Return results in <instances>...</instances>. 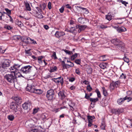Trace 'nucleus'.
Segmentation results:
<instances>
[{
	"instance_id": "f257e3e1",
	"label": "nucleus",
	"mask_w": 132,
	"mask_h": 132,
	"mask_svg": "<svg viewBox=\"0 0 132 132\" xmlns=\"http://www.w3.org/2000/svg\"><path fill=\"white\" fill-rule=\"evenodd\" d=\"M22 65V64H14L9 69L10 70L9 72L11 73V74H9V82H14L16 78L15 73L20 71V68Z\"/></svg>"
},
{
	"instance_id": "f03ea898",
	"label": "nucleus",
	"mask_w": 132,
	"mask_h": 132,
	"mask_svg": "<svg viewBox=\"0 0 132 132\" xmlns=\"http://www.w3.org/2000/svg\"><path fill=\"white\" fill-rule=\"evenodd\" d=\"M46 96L48 101L52 102L53 101L55 98L54 90L51 89L48 90L47 91Z\"/></svg>"
},
{
	"instance_id": "7ed1b4c3",
	"label": "nucleus",
	"mask_w": 132,
	"mask_h": 132,
	"mask_svg": "<svg viewBox=\"0 0 132 132\" xmlns=\"http://www.w3.org/2000/svg\"><path fill=\"white\" fill-rule=\"evenodd\" d=\"M27 91H28L31 93H35L38 94H41L43 93V91L40 89H36L34 87L31 85H27L26 87Z\"/></svg>"
},
{
	"instance_id": "20e7f679",
	"label": "nucleus",
	"mask_w": 132,
	"mask_h": 132,
	"mask_svg": "<svg viewBox=\"0 0 132 132\" xmlns=\"http://www.w3.org/2000/svg\"><path fill=\"white\" fill-rule=\"evenodd\" d=\"M17 105H18L14 101H12L10 104V109L13 111L14 112V114H19V113L17 112L18 110V109H21L20 108H19L18 109Z\"/></svg>"
},
{
	"instance_id": "39448f33",
	"label": "nucleus",
	"mask_w": 132,
	"mask_h": 132,
	"mask_svg": "<svg viewBox=\"0 0 132 132\" xmlns=\"http://www.w3.org/2000/svg\"><path fill=\"white\" fill-rule=\"evenodd\" d=\"M117 46V47L122 52L125 53H127L126 48L125 47V44L121 40Z\"/></svg>"
},
{
	"instance_id": "423d86ee",
	"label": "nucleus",
	"mask_w": 132,
	"mask_h": 132,
	"mask_svg": "<svg viewBox=\"0 0 132 132\" xmlns=\"http://www.w3.org/2000/svg\"><path fill=\"white\" fill-rule=\"evenodd\" d=\"M32 67V66L29 65L23 67L20 69V71L23 73H29L31 70V68Z\"/></svg>"
},
{
	"instance_id": "0eeeda50",
	"label": "nucleus",
	"mask_w": 132,
	"mask_h": 132,
	"mask_svg": "<svg viewBox=\"0 0 132 132\" xmlns=\"http://www.w3.org/2000/svg\"><path fill=\"white\" fill-rule=\"evenodd\" d=\"M75 7L78 11L80 12V13L81 12L85 14H87L89 13V10L86 8L78 6H75Z\"/></svg>"
},
{
	"instance_id": "6e6552de",
	"label": "nucleus",
	"mask_w": 132,
	"mask_h": 132,
	"mask_svg": "<svg viewBox=\"0 0 132 132\" xmlns=\"http://www.w3.org/2000/svg\"><path fill=\"white\" fill-rule=\"evenodd\" d=\"M8 67V60L5 59L4 62L2 64H0V70H3V69H7Z\"/></svg>"
},
{
	"instance_id": "1a4fd4ad",
	"label": "nucleus",
	"mask_w": 132,
	"mask_h": 132,
	"mask_svg": "<svg viewBox=\"0 0 132 132\" xmlns=\"http://www.w3.org/2000/svg\"><path fill=\"white\" fill-rule=\"evenodd\" d=\"M12 98L14 100V102H15V103L18 105L22 103V100L20 97L18 96L12 97Z\"/></svg>"
},
{
	"instance_id": "9d476101",
	"label": "nucleus",
	"mask_w": 132,
	"mask_h": 132,
	"mask_svg": "<svg viewBox=\"0 0 132 132\" xmlns=\"http://www.w3.org/2000/svg\"><path fill=\"white\" fill-rule=\"evenodd\" d=\"M76 29H78V31L79 33L80 32L84 30L86 28V25H76Z\"/></svg>"
},
{
	"instance_id": "9b49d317",
	"label": "nucleus",
	"mask_w": 132,
	"mask_h": 132,
	"mask_svg": "<svg viewBox=\"0 0 132 132\" xmlns=\"http://www.w3.org/2000/svg\"><path fill=\"white\" fill-rule=\"evenodd\" d=\"M58 94L59 98L61 100H63L66 97V96L65 95L64 91L63 90L60 91Z\"/></svg>"
},
{
	"instance_id": "f8f14e48",
	"label": "nucleus",
	"mask_w": 132,
	"mask_h": 132,
	"mask_svg": "<svg viewBox=\"0 0 132 132\" xmlns=\"http://www.w3.org/2000/svg\"><path fill=\"white\" fill-rule=\"evenodd\" d=\"M2 19L5 21L8 20L7 13H6V12H3V13H2L0 12V20H2Z\"/></svg>"
},
{
	"instance_id": "ddd939ff",
	"label": "nucleus",
	"mask_w": 132,
	"mask_h": 132,
	"mask_svg": "<svg viewBox=\"0 0 132 132\" xmlns=\"http://www.w3.org/2000/svg\"><path fill=\"white\" fill-rule=\"evenodd\" d=\"M22 107L24 110H29L30 109L31 106V103H25L22 105Z\"/></svg>"
},
{
	"instance_id": "4468645a",
	"label": "nucleus",
	"mask_w": 132,
	"mask_h": 132,
	"mask_svg": "<svg viewBox=\"0 0 132 132\" xmlns=\"http://www.w3.org/2000/svg\"><path fill=\"white\" fill-rule=\"evenodd\" d=\"M65 35V33L63 31H56L55 34V36L58 38H59Z\"/></svg>"
},
{
	"instance_id": "2eb2a0df",
	"label": "nucleus",
	"mask_w": 132,
	"mask_h": 132,
	"mask_svg": "<svg viewBox=\"0 0 132 132\" xmlns=\"http://www.w3.org/2000/svg\"><path fill=\"white\" fill-rule=\"evenodd\" d=\"M78 20L79 22L81 24H85L87 21V19L86 18L80 17L78 18Z\"/></svg>"
},
{
	"instance_id": "dca6fc26",
	"label": "nucleus",
	"mask_w": 132,
	"mask_h": 132,
	"mask_svg": "<svg viewBox=\"0 0 132 132\" xmlns=\"http://www.w3.org/2000/svg\"><path fill=\"white\" fill-rule=\"evenodd\" d=\"M69 106H70V109L72 111L74 110L73 107L75 106V103L73 102L72 100H69V102L68 103Z\"/></svg>"
},
{
	"instance_id": "f3484780",
	"label": "nucleus",
	"mask_w": 132,
	"mask_h": 132,
	"mask_svg": "<svg viewBox=\"0 0 132 132\" xmlns=\"http://www.w3.org/2000/svg\"><path fill=\"white\" fill-rule=\"evenodd\" d=\"M124 111V109L122 108L114 109V113L115 114H119Z\"/></svg>"
},
{
	"instance_id": "a211bd4d",
	"label": "nucleus",
	"mask_w": 132,
	"mask_h": 132,
	"mask_svg": "<svg viewBox=\"0 0 132 132\" xmlns=\"http://www.w3.org/2000/svg\"><path fill=\"white\" fill-rule=\"evenodd\" d=\"M120 40L117 38L113 39L111 40V43L117 46L118 44L120 42Z\"/></svg>"
},
{
	"instance_id": "6ab92c4d",
	"label": "nucleus",
	"mask_w": 132,
	"mask_h": 132,
	"mask_svg": "<svg viewBox=\"0 0 132 132\" xmlns=\"http://www.w3.org/2000/svg\"><path fill=\"white\" fill-rule=\"evenodd\" d=\"M42 127L39 126H38L37 128L34 129L30 130L29 132H40L42 131Z\"/></svg>"
},
{
	"instance_id": "aec40b11",
	"label": "nucleus",
	"mask_w": 132,
	"mask_h": 132,
	"mask_svg": "<svg viewBox=\"0 0 132 132\" xmlns=\"http://www.w3.org/2000/svg\"><path fill=\"white\" fill-rule=\"evenodd\" d=\"M99 100V99L98 98H90V101L91 102V104H92V103H93V106L95 105V103L97 102Z\"/></svg>"
},
{
	"instance_id": "412c9836",
	"label": "nucleus",
	"mask_w": 132,
	"mask_h": 132,
	"mask_svg": "<svg viewBox=\"0 0 132 132\" xmlns=\"http://www.w3.org/2000/svg\"><path fill=\"white\" fill-rule=\"evenodd\" d=\"M120 84V81H117L115 82H114L113 81L111 83L112 86L114 88L117 87Z\"/></svg>"
},
{
	"instance_id": "4be33fe9",
	"label": "nucleus",
	"mask_w": 132,
	"mask_h": 132,
	"mask_svg": "<svg viewBox=\"0 0 132 132\" xmlns=\"http://www.w3.org/2000/svg\"><path fill=\"white\" fill-rule=\"evenodd\" d=\"M117 31L119 33H121L122 32H125L127 30V29L125 27L122 26L121 27H119Z\"/></svg>"
},
{
	"instance_id": "5701e85b",
	"label": "nucleus",
	"mask_w": 132,
	"mask_h": 132,
	"mask_svg": "<svg viewBox=\"0 0 132 132\" xmlns=\"http://www.w3.org/2000/svg\"><path fill=\"white\" fill-rule=\"evenodd\" d=\"M125 98H120L118 99L117 101V103L119 105L122 104L124 102Z\"/></svg>"
},
{
	"instance_id": "b1692460",
	"label": "nucleus",
	"mask_w": 132,
	"mask_h": 132,
	"mask_svg": "<svg viewBox=\"0 0 132 132\" xmlns=\"http://www.w3.org/2000/svg\"><path fill=\"white\" fill-rule=\"evenodd\" d=\"M39 117L38 118L39 120H43V121H45L46 119V116L44 114H42L39 115Z\"/></svg>"
},
{
	"instance_id": "393cba45",
	"label": "nucleus",
	"mask_w": 132,
	"mask_h": 132,
	"mask_svg": "<svg viewBox=\"0 0 132 132\" xmlns=\"http://www.w3.org/2000/svg\"><path fill=\"white\" fill-rule=\"evenodd\" d=\"M24 3L25 5L26 10L28 11H31V9L29 4L28 2H26L25 1L24 2Z\"/></svg>"
},
{
	"instance_id": "a878e982",
	"label": "nucleus",
	"mask_w": 132,
	"mask_h": 132,
	"mask_svg": "<svg viewBox=\"0 0 132 132\" xmlns=\"http://www.w3.org/2000/svg\"><path fill=\"white\" fill-rule=\"evenodd\" d=\"M102 90L103 94L105 96H107L108 95V93L107 90L105 89L104 87H102Z\"/></svg>"
},
{
	"instance_id": "bb28decb",
	"label": "nucleus",
	"mask_w": 132,
	"mask_h": 132,
	"mask_svg": "<svg viewBox=\"0 0 132 132\" xmlns=\"http://www.w3.org/2000/svg\"><path fill=\"white\" fill-rule=\"evenodd\" d=\"M107 63H102L100 64V67L102 69H104L106 68L107 65Z\"/></svg>"
},
{
	"instance_id": "cd10ccee",
	"label": "nucleus",
	"mask_w": 132,
	"mask_h": 132,
	"mask_svg": "<svg viewBox=\"0 0 132 132\" xmlns=\"http://www.w3.org/2000/svg\"><path fill=\"white\" fill-rule=\"evenodd\" d=\"M21 40L22 42H23V43H24V45H27L28 44V41L26 40L25 37V36H24L21 37Z\"/></svg>"
},
{
	"instance_id": "c85d7f7f",
	"label": "nucleus",
	"mask_w": 132,
	"mask_h": 132,
	"mask_svg": "<svg viewBox=\"0 0 132 132\" xmlns=\"http://www.w3.org/2000/svg\"><path fill=\"white\" fill-rule=\"evenodd\" d=\"M77 29H76V27L75 28L74 27H71L70 28L69 30H68L67 31L68 32L73 33L75 30L77 31Z\"/></svg>"
},
{
	"instance_id": "c756f323",
	"label": "nucleus",
	"mask_w": 132,
	"mask_h": 132,
	"mask_svg": "<svg viewBox=\"0 0 132 132\" xmlns=\"http://www.w3.org/2000/svg\"><path fill=\"white\" fill-rule=\"evenodd\" d=\"M15 23L16 24L18 25V26L21 27L23 25V23L21 21H19L18 19H16L15 21Z\"/></svg>"
},
{
	"instance_id": "7c9ffc66",
	"label": "nucleus",
	"mask_w": 132,
	"mask_h": 132,
	"mask_svg": "<svg viewBox=\"0 0 132 132\" xmlns=\"http://www.w3.org/2000/svg\"><path fill=\"white\" fill-rule=\"evenodd\" d=\"M95 92L96 93L97 95V97L99 99H101V95L100 92L98 89H96L95 91Z\"/></svg>"
},
{
	"instance_id": "2f4dec72",
	"label": "nucleus",
	"mask_w": 132,
	"mask_h": 132,
	"mask_svg": "<svg viewBox=\"0 0 132 132\" xmlns=\"http://www.w3.org/2000/svg\"><path fill=\"white\" fill-rule=\"evenodd\" d=\"M78 54L77 53H75L74 54H73L70 57L71 60H74L77 56Z\"/></svg>"
},
{
	"instance_id": "473e14b6",
	"label": "nucleus",
	"mask_w": 132,
	"mask_h": 132,
	"mask_svg": "<svg viewBox=\"0 0 132 132\" xmlns=\"http://www.w3.org/2000/svg\"><path fill=\"white\" fill-rule=\"evenodd\" d=\"M21 37L20 35H15L13 36V38L14 40H19V39L21 40Z\"/></svg>"
},
{
	"instance_id": "72a5a7b5",
	"label": "nucleus",
	"mask_w": 132,
	"mask_h": 132,
	"mask_svg": "<svg viewBox=\"0 0 132 132\" xmlns=\"http://www.w3.org/2000/svg\"><path fill=\"white\" fill-rule=\"evenodd\" d=\"M17 73H15V76L16 77L15 80H16V78L18 77H22L24 78V76L20 73L19 71Z\"/></svg>"
},
{
	"instance_id": "f704fd0d",
	"label": "nucleus",
	"mask_w": 132,
	"mask_h": 132,
	"mask_svg": "<svg viewBox=\"0 0 132 132\" xmlns=\"http://www.w3.org/2000/svg\"><path fill=\"white\" fill-rule=\"evenodd\" d=\"M87 119L88 121H93V120L95 118V117L94 116H90L88 115L87 116Z\"/></svg>"
},
{
	"instance_id": "c9c22d12",
	"label": "nucleus",
	"mask_w": 132,
	"mask_h": 132,
	"mask_svg": "<svg viewBox=\"0 0 132 132\" xmlns=\"http://www.w3.org/2000/svg\"><path fill=\"white\" fill-rule=\"evenodd\" d=\"M123 59L125 62H127V63H129V60L128 58L127 57L125 54H124V57Z\"/></svg>"
},
{
	"instance_id": "e433bc0d",
	"label": "nucleus",
	"mask_w": 132,
	"mask_h": 132,
	"mask_svg": "<svg viewBox=\"0 0 132 132\" xmlns=\"http://www.w3.org/2000/svg\"><path fill=\"white\" fill-rule=\"evenodd\" d=\"M124 98H125V99L124 100L125 101L126 100H127V102H129L130 101L132 100V97H130L126 96L125 97H123Z\"/></svg>"
},
{
	"instance_id": "4c0bfd02",
	"label": "nucleus",
	"mask_w": 132,
	"mask_h": 132,
	"mask_svg": "<svg viewBox=\"0 0 132 132\" xmlns=\"http://www.w3.org/2000/svg\"><path fill=\"white\" fill-rule=\"evenodd\" d=\"M63 50L66 54H67L69 55L72 54H73L72 51H70L68 50L65 49L64 50Z\"/></svg>"
},
{
	"instance_id": "58836bf2",
	"label": "nucleus",
	"mask_w": 132,
	"mask_h": 132,
	"mask_svg": "<svg viewBox=\"0 0 132 132\" xmlns=\"http://www.w3.org/2000/svg\"><path fill=\"white\" fill-rule=\"evenodd\" d=\"M100 59L102 61H105L106 60V59L105 57V55L101 56L100 57Z\"/></svg>"
},
{
	"instance_id": "ea45409f",
	"label": "nucleus",
	"mask_w": 132,
	"mask_h": 132,
	"mask_svg": "<svg viewBox=\"0 0 132 132\" xmlns=\"http://www.w3.org/2000/svg\"><path fill=\"white\" fill-rule=\"evenodd\" d=\"M30 49L27 50H25V51L26 54H28V55L31 56L32 55V53L30 51Z\"/></svg>"
},
{
	"instance_id": "a19ab883",
	"label": "nucleus",
	"mask_w": 132,
	"mask_h": 132,
	"mask_svg": "<svg viewBox=\"0 0 132 132\" xmlns=\"http://www.w3.org/2000/svg\"><path fill=\"white\" fill-rule=\"evenodd\" d=\"M74 62L78 65H80L81 63V59H77L75 60Z\"/></svg>"
},
{
	"instance_id": "79ce46f5",
	"label": "nucleus",
	"mask_w": 132,
	"mask_h": 132,
	"mask_svg": "<svg viewBox=\"0 0 132 132\" xmlns=\"http://www.w3.org/2000/svg\"><path fill=\"white\" fill-rule=\"evenodd\" d=\"M105 125L104 122H102L101 125L100 126L101 129H102L105 130Z\"/></svg>"
},
{
	"instance_id": "37998d69",
	"label": "nucleus",
	"mask_w": 132,
	"mask_h": 132,
	"mask_svg": "<svg viewBox=\"0 0 132 132\" xmlns=\"http://www.w3.org/2000/svg\"><path fill=\"white\" fill-rule=\"evenodd\" d=\"M86 88L88 92H90L92 91V88L89 84L87 86Z\"/></svg>"
},
{
	"instance_id": "c03bdc74",
	"label": "nucleus",
	"mask_w": 132,
	"mask_h": 132,
	"mask_svg": "<svg viewBox=\"0 0 132 132\" xmlns=\"http://www.w3.org/2000/svg\"><path fill=\"white\" fill-rule=\"evenodd\" d=\"M64 99H65V100H63V101L62 103V104L63 105L65 104L66 103L67 101H69V100H70L68 98H67V97H66L65 98H64Z\"/></svg>"
},
{
	"instance_id": "a18cd8bd",
	"label": "nucleus",
	"mask_w": 132,
	"mask_h": 132,
	"mask_svg": "<svg viewBox=\"0 0 132 132\" xmlns=\"http://www.w3.org/2000/svg\"><path fill=\"white\" fill-rule=\"evenodd\" d=\"M25 37L26 39V40L28 41V44H31V39L29 37H28L25 36Z\"/></svg>"
},
{
	"instance_id": "49530a36",
	"label": "nucleus",
	"mask_w": 132,
	"mask_h": 132,
	"mask_svg": "<svg viewBox=\"0 0 132 132\" xmlns=\"http://www.w3.org/2000/svg\"><path fill=\"white\" fill-rule=\"evenodd\" d=\"M53 54L51 56V57H54V59H57V57L56 55V52H55L53 51L52 52Z\"/></svg>"
},
{
	"instance_id": "de8ad7c7",
	"label": "nucleus",
	"mask_w": 132,
	"mask_h": 132,
	"mask_svg": "<svg viewBox=\"0 0 132 132\" xmlns=\"http://www.w3.org/2000/svg\"><path fill=\"white\" fill-rule=\"evenodd\" d=\"M57 70V67L56 66H55L53 67L52 69H51L50 71V72H52L55 71H56Z\"/></svg>"
},
{
	"instance_id": "09e8293b",
	"label": "nucleus",
	"mask_w": 132,
	"mask_h": 132,
	"mask_svg": "<svg viewBox=\"0 0 132 132\" xmlns=\"http://www.w3.org/2000/svg\"><path fill=\"white\" fill-rule=\"evenodd\" d=\"M39 110V108L37 109L35 108L33 109L32 114H35L37 113L38 111Z\"/></svg>"
},
{
	"instance_id": "8fccbe9b",
	"label": "nucleus",
	"mask_w": 132,
	"mask_h": 132,
	"mask_svg": "<svg viewBox=\"0 0 132 132\" xmlns=\"http://www.w3.org/2000/svg\"><path fill=\"white\" fill-rule=\"evenodd\" d=\"M126 75L123 73H122L121 75H120V78L121 79H125L126 78Z\"/></svg>"
},
{
	"instance_id": "3c124183",
	"label": "nucleus",
	"mask_w": 132,
	"mask_h": 132,
	"mask_svg": "<svg viewBox=\"0 0 132 132\" xmlns=\"http://www.w3.org/2000/svg\"><path fill=\"white\" fill-rule=\"evenodd\" d=\"M80 71V70L79 68L76 69L75 72L76 73L79 75L81 74Z\"/></svg>"
},
{
	"instance_id": "603ef678",
	"label": "nucleus",
	"mask_w": 132,
	"mask_h": 132,
	"mask_svg": "<svg viewBox=\"0 0 132 132\" xmlns=\"http://www.w3.org/2000/svg\"><path fill=\"white\" fill-rule=\"evenodd\" d=\"M14 119V116L13 115H9V120L12 121Z\"/></svg>"
},
{
	"instance_id": "864d4df0",
	"label": "nucleus",
	"mask_w": 132,
	"mask_h": 132,
	"mask_svg": "<svg viewBox=\"0 0 132 132\" xmlns=\"http://www.w3.org/2000/svg\"><path fill=\"white\" fill-rule=\"evenodd\" d=\"M4 48L1 46H0V53H3L5 51L6 49L4 50Z\"/></svg>"
},
{
	"instance_id": "5fc2aeb1",
	"label": "nucleus",
	"mask_w": 132,
	"mask_h": 132,
	"mask_svg": "<svg viewBox=\"0 0 132 132\" xmlns=\"http://www.w3.org/2000/svg\"><path fill=\"white\" fill-rule=\"evenodd\" d=\"M127 96H130L132 94V91L128 90L126 92Z\"/></svg>"
},
{
	"instance_id": "6e6d98bb",
	"label": "nucleus",
	"mask_w": 132,
	"mask_h": 132,
	"mask_svg": "<svg viewBox=\"0 0 132 132\" xmlns=\"http://www.w3.org/2000/svg\"><path fill=\"white\" fill-rule=\"evenodd\" d=\"M84 98L87 100H90V98H91L90 97L89 95H88L86 93H85V96Z\"/></svg>"
},
{
	"instance_id": "4d7b16f0",
	"label": "nucleus",
	"mask_w": 132,
	"mask_h": 132,
	"mask_svg": "<svg viewBox=\"0 0 132 132\" xmlns=\"http://www.w3.org/2000/svg\"><path fill=\"white\" fill-rule=\"evenodd\" d=\"M69 64H65L63 65L62 66L63 67V68L62 69V70L64 69H67L68 68L67 66H69Z\"/></svg>"
},
{
	"instance_id": "13d9d810",
	"label": "nucleus",
	"mask_w": 132,
	"mask_h": 132,
	"mask_svg": "<svg viewBox=\"0 0 132 132\" xmlns=\"http://www.w3.org/2000/svg\"><path fill=\"white\" fill-rule=\"evenodd\" d=\"M92 122H93V121H88V126L89 127H91V126L94 125V124H93L92 123Z\"/></svg>"
},
{
	"instance_id": "bf43d9fd",
	"label": "nucleus",
	"mask_w": 132,
	"mask_h": 132,
	"mask_svg": "<svg viewBox=\"0 0 132 132\" xmlns=\"http://www.w3.org/2000/svg\"><path fill=\"white\" fill-rule=\"evenodd\" d=\"M75 80V78L74 77L70 78L69 79V81L70 82H72Z\"/></svg>"
},
{
	"instance_id": "052dcab7",
	"label": "nucleus",
	"mask_w": 132,
	"mask_h": 132,
	"mask_svg": "<svg viewBox=\"0 0 132 132\" xmlns=\"http://www.w3.org/2000/svg\"><path fill=\"white\" fill-rule=\"evenodd\" d=\"M123 4L125 6H127V4H128V3L125 1H124L122 0L121 3Z\"/></svg>"
},
{
	"instance_id": "680f3d73",
	"label": "nucleus",
	"mask_w": 132,
	"mask_h": 132,
	"mask_svg": "<svg viewBox=\"0 0 132 132\" xmlns=\"http://www.w3.org/2000/svg\"><path fill=\"white\" fill-rule=\"evenodd\" d=\"M72 122L74 124H77V120L76 119V118L74 117L73 118Z\"/></svg>"
},
{
	"instance_id": "e2e57ef3",
	"label": "nucleus",
	"mask_w": 132,
	"mask_h": 132,
	"mask_svg": "<svg viewBox=\"0 0 132 132\" xmlns=\"http://www.w3.org/2000/svg\"><path fill=\"white\" fill-rule=\"evenodd\" d=\"M52 80H53V81L55 83H59L60 82V80H58L57 79H56V78L52 79Z\"/></svg>"
},
{
	"instance_id": "0e129e2a",
	"label": "nucleus",
	"mask_w": 132,
	"mask_h": 132,
	"mask_svg": "<svg viewBox=\"0 0 132 132\" xmlns=\"http://www.w3.org/2000/svg\"><path fill=\"white\" fill-rule=\"evenodd\" d=\"M64 10V7L63 6H62L61 8L59 9V11L61 13H62L63 12Z\"/></svg>"
},
{
	"instance_id": "69168bd1",
	"label": "nucleus",
	"mask_w": 132,
	"mask_h": 132,
	"mask_svg": "<svg viewBox=\"0 0 132 132\" xmlns=\"http://www.w3.org/2000/svg\"><path fill=\"white\" fill-rule=\"evenodd\" d=\"M48 7L49 9L50 10L51 8V3L50 2H48Z\"/></svg>"
},
{
	"instance_id": "338daca9",
	"label": "nucleus",
	"mask_w": 132,
	"mask_h": 132,
	"mask_svg": "<svg viewBox=\"0 0 132 132\" xmlns=\"http://www.w3.org/2000/svg\"><path fill=\"white\" fill-rule=\"evenodd\" d=\"M65 6L67 8L71 10V7L70 6V5L69 4H66L65 5Z\"/></svg>"
},
{
	"instance_id": "774afa93",
	"label": "nucleus",
	"mask_w": 132,
	"mask_h": 132,
	"mask_svg": "<svg viewBox=\"0 0 132 132\" xmlns=\"http://www.w3.org/2000/svg\"><path fill=\"white\" fill-rule=\"evenodd\" d=\"M36 9L38 10V12L39 13H40L42 12V10L41 8H40V7H36Z\"/></svg>"
}]
</instances>
